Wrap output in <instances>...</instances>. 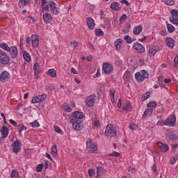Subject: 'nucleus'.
Listing matches in <instances>:
<instances>
[{"label": "nucleus", "instance_id": "obj_18", "mask_svg": "<svg viewBox=\"0 0 178 178\" xmlns=\"http://www.w3.org/2000/svg\"><path fill=\"white\" fill-rule=\"evenodd\" d=\"M1 134V138H6V137H8V135L9 134V129H8V127L3 125Z\"/></svg>", "mask_w": 178, "mask_h": 178}, {"label": "nucleus", "instance_id": "obj_47", "mask_svg": "<svg viewBox=\"0 0 178 178\" xmlns=\"http://www.w3.org/2000/svg\"><path fill=\"white\" fill-rule=\"evenodd\" d=\"M124 40L127 41V44H131V42H133V40H131V38L129 35H125Z\"/></svg>", "mask_w": 178, "mask_h": 178}, {"label": "nucleus", "instance_id": "obj_21", "mask_svg": "<svg viewBox=\"0 0 178 178\" xmlns=\"http://www.w3.org/2000/svg\"><path fill=\"white\" fill-rule=\"evenodd\" d=\"M159 51V47H152L149 49V56H154L156 52Z\"/></svg>", "mask_w": 178, "mask_h": 178}, {"label": "nucleus", "instance_id": "obj_37", "mask_svg": "<svg viewBox=\"0 0 178 178\" xmlns=\"http://www.w3.org/2000/svg\"><path fill=\"white\" fill-rule=\"evenodd\" d=\"M168 137L169 138L170 140H176V134L173 133V131H170L168 134Z\"/></svg>", "mask_w": 178, "mask_h": 178}, {"label": "nucleus", "instance_id": "obj_1", "mask_svg": "<svg viewBox=\"0 0 178 178\" xmlns=\"http://www.w3.org/2000/svg\"><path fill=\"white\" fill-rule=\"evenodd\" d=\"M149 77V74L145 70H141L140 72H136L135 74V79H136L138 83H141V81H144V79H148Z\"/></svg>", "mask_w": 178, "mask_h": 178}, {"label": "nucleus", "instance_id": "obj_8", "mask_svg": "<svg viewBox=\"0 0 178 178\" xmlns=\"http://www.w3.org/2000/svg\"><path fill=\"white\" fill-rule=\"evenodd\" d=\"M9 60V56H8L3 51H0V63H1V65H8Z\"/></svg>", "mask_w": 178, "mask_h": 178}, {"label": "nucleus", "instance_id": "obj_50", "mask_svg": "<svg viewBox=\"0 0 178 178\" xmlns=\"http://www.w3.org/2000/svg\"><path fill=\"white\" fill-rule=\"evenodd\" d=\"M126 19H127V15H126V14H123L120 18V23H122L123 20H126Z\"/></svg>", "mask_w": 178, "mask_h": 178}, {"label": "nucleus", "instance_id": "obj_62", "mask_svg": "<svg viewBox=\"0 0 178 178\" xmlns=\"http://www.w3.org/2000/svg\"><path fill=\"white\" fill-rule=\"evenodd\" d=\"M121 3H125V5H127V6H130V3L129 1H127V0L121 1Z\"/></svg>", "mask_w": 178, "mask_h": 178}, {"label": "nucleus", "instance_id": "obj_2", "mask_svg": "<svg viewBox=\"0 0 178 178\" xmlns=\"http://www.w3.org/2000/svg\"><path fill=\"white\" fill-rule=\"evenodd\" d=\"M86 149L87 151H88V152L90 153H94L95 152V151L98 150V147H97V145L94 144V143H92V140H91V139H88L86 141Z\"/></svg>", "mask_w": 178, "mask_h": 178}, {"label": "nucleus", "instance_id": "obj_41", "mask_svg": "<svg viewBox=\"0 0 178 178\" xmlns=\"http://www.w3.org/2000/svg\"><path fill=\"white\" fill-rule=\"evenodd\" d=\"M11 177L19 178V172L16 170H13L11 172Z\"/></svg>", "mask_w": 178, "mask_h": 178}, {"label": "nucleus", "instance_id": "obj_53", "mask_svg": "<svg viewBox=\"0 0 178 178\" xmlns=\"http://www.w3.org/2000/svg\"><path fill=\"white\" fill-rule=\"evenodd\" d=\"M39 98H40V100L42 102H44V101H45V99H47V95L42 94V95H40Z\"/></svg>", "mask_w": 178, "mask_h": 178}, {"label": "nucleus", "instance_id": "obj_63", "mask_svg": "<svg viewBox=\"0 0 178 178\" xmlns=\"http://www.w3.org/2000/svg\"><path fill=\"white\" fill-rule=\"evenodd\" d=\"M152 170H153V172H154V173H156V165L154 164L152 167Z\"/></svg>", "mask_w": 178, "mask_h": 178}, {"label": "nucleus", "instance_id": "obj_46", "mask_svg": "<svg viewBox=\"0 0 178 178\" xmlns=\"http://www.w3.org/2000/svg\"><path fill=\"white\" fill-rule=\"evenodd\" d=\"M156 106V102H149L147 104V108H154Z\"/></svg>", "mask_w": 178, "mask_h": 178}, {"label": "nucleus", "instance_id": "obj_56", "mask_svg": "<svg viewBox=\"0 0 178 178\" xmlns=\"http://www.w3.org/2000/svg\"><path fill=\"white\" fill-rule=\"evenodd\" d=\"M129 172H131V173H136V167H129Z\"/></svg>", "mask_w": 178, "mask_h": 178}, {"label": "nucleus", "instance_id": "obj_22", "mask_svg": "<svg viewBox=\"0 0 178 178\" xmlns=\"http://www.w3.org/2000/svg\"><path fill=\"white\" fill-rule=\"evenodd\" d=\"M97 177H99L102 175H105V173H106V170L104 167H97Z\"/></svg>", "mask_w": 178, "mask_h": 178}, {"label": "nucleus", "instance_id": "obj_30", "mask_svg": "<svg viewBox=\"0 0 178 178\" xmlns=\"http://www.w3.org/2000/svg\"><path fill=\"white\" fill-rule=\"evenodd\" d=\"M51 154L53 156H58V149L56 145H54L51 149Z\"/></svg>", "mask_w": 178, "mask_h": 178}, {"label": "nucleus", "instance_id": "obj_39", "mask_svg": "<svg viewBox=\"0 0 178 178\" xmlns=\"http://www.w3.org/2000/svg\"><path fill=\"white\" fill-rule=\"evenodd\" d=\"M17 127L19 130L18 133H22L23 130H27V127H26L23 124H20L19 125L17 126Z\"/></svg>", "mask_w": 178, "mask_h": 178}, {"label": "nucleus", "instance_id": "obj_60", "mask_svg": "<svg viewBox=\"0 0 178 178\" xmlns=\"http://www.w3.org/2000/svg\"><path fill=\"white\" fill-rule=\"evenodd\" d=\"M95 127H98L99 126H100V124H99V120H95L93 123Z\"/></svg>", "mask_w": 178, "mask_h": 178}, {"label": "nucleus", "instance_id": "obj_9", "mask_svg": "<svg viewBox=\"0 0 178 178\" xmlns=\"http://www.w3.org/2000/svg\"><path fill=\"white\" fill-rule=\"evenodd\" d=\"M72 118H70V120H73L74 121H77L79 119L81 120L84 117V114L81 111H74L72 113Z\"/></svg>", "mask_w": 178, "mask_h": 178}, {"label": "nucleus", "instance_id": "obj_26", "mask_svg": "<svg viewBox=\"0 0 178 178\" xmlns=\"http://www.w3.org/2000/svg\"><path fill=\"white\" fill-rule=\"evenodd\" d=\"M123 42V40L122 39H118L115 42V46L116 49H118V51L122 49V44Z\"/></svg>", "mask_w": 178, "mask_h": 178}, {"label": "nucleus", "instance_id": "obj_58", "mask_svg": "<svg viewBox=\"0 0 178 178\" xmlns=\"http://www.w3.org/2000/svg\"><path fill=\"white\" fill-rule=\"evenodd\" d=\"M136 128H137V125L134 124H131L129 125V129H131V130H136Z\"/></svg>", "mask_w": 178, "mask_h": 178}, {"label": "nucleus", "instance_id": "obj_31", "mask_svg": "<svg viewBox=\"0 0 178 178\" xmlns=\"http://www.w3.org/2000/svg\"><path fill=\"white\" fill-rule=\"evenodd\" d=\"M0 47L3 49L4 51H7V52H10V47L8 45V44L3 42L0 44Z\"/></svg>", "mask_w": 178, "mask_h": 178}, {"label": "nucleus", "instance_id": "obj_20", "mask_svg": "<svg viewBox=\"0 0 178 178\" xmlns=\"http://www.w3.org/2000/svg\"><path fill=\"white\" fill-rule=\"evenodd\" d=\"M110 8L113 10H117V11H119L120 10V9H122V7H120V3H119L118 2L111 3Z\"/></svg>", "mask_w": 178, "mask_h": 178}, {"label": "nucleus", "instance_id": "obj_45", "mask_svg": "<svg viewBox=\"0 0 178 178\" xmlns=\"http://www.w3.org/2000/svg\"><path fill=\"white\" fill-rule=\"evenodd\" d=\"M165 3L168 5V6H173L175 5V1L173 0H166Z\"/></svg>", "mask_w": 178, "mask_h": 178}, {"label": "nucleus", "instance_id": "obj_17", "mask_svg": "<svg viewBox=\"0 0 178 178\" xmlns=\"http://www.w3.org/2000/svg\"><path fill=\"white\" fill-rule=\"evenodd\" d=\"M156 145L161 149L162 152H168V151H169V146H168V145H163V143L161 142H157Z\"/></svg>", "mask_w": 178, "mask_h": 178}, {"label": "nucleus", "instance_id": "obj_11", "mask_svg": "<svg viewBox=\"0 0 178 178\" xmlns=\"http://www.w3.org/2000/svg\"><path fill=\"white\" fill-rule=\"evenodd\" d=\"M133 48L137 51L138 54H144V52H145V48H144V47L138 42L134 43Z\"/></svg>", "mask_w": 178, "mask_h": 178}, {"label": "nucleus", "instance_id": "obj_43", "mask_svg": "<svg viewBox=\"0 0 178 178\" xmlns=\"http://www.w3.org/2000/svg\"><path fill=\"white\" fill-rule=\"evenodd\" d=\"M29 124L31 127H40V122L37 120H35L33 122H31Z\"/></svg>", "mask_w": 178, "mask_h": 178}, {"label": "nucleus", "instance_id": "obj_33", "mask_svg": "<svg viewBox=\"0 0 178 178\" xmlns=\"http://www.w3.org/2000/svg\"><path fill=\"white\" fill-rule=\"evenodd\" d=\"M131 74H130L129 71H127L123 76V79L124 80V81H129L130 80V77H131Z\"/></svg>", "mask_w": 178, "mask_h": 178}, {"label": "nucleus", "instance_id": "obj_54", "mask_svg": "<svg viewBox=\"0 0 178 178\" xmlns=\"http://www.w3.org/2000/svg\"><path fill=\"white\" fill-rule=\"evenodd\" d=\"M44 90L47 91V92L49 93L52 92V88H51V86H45Z\"/></svg>", "mask_w": 178, "mask_h": 178}, {"label": "nucleus", "instance_id": "obj_36", "mask_svg": "<svg viewBox=\"0 0 178 178\" xmlns=\"http://www.w3.org/2000/svg\"><path fill=\"white\" fill-rule=\"evenodd\" d=\"M50 77H56V71L54 69H50L48 71Z\"/></svg>", "mask_w": 178, "mask_h": 178}, {"label": "nucleus", "instance_id": "obj_59", "mask_svg": "<svg viewBox=\"0 0 178 178\" xmlns=\"http://www.w3.org/2000/svg\"><path fill=\"white\" fill-rule=\"evenodd\" d=\"M70 72L72 73V74H79V72H76V70L73 67L71 68Z\"/></svg>", "mask_w": 178, "mask_h": 178}, {"label": "nucleus", "instance_id": "obj_35", "mask_svg": "<svg viewBox=\"0 0 178 178\" xmlns=\"http://www.w3.org/2000/svg\"><path fill=\"white\" fill-rule=\"evenodd\" d=\"M151 95V92H146L143 96H142V101L144 102L147 99H148V98H149Z\"/></svg>", "mask_w": 178, "mask_h": 178}, {"label": "nucleus", "instance_id": "obj_44", "mask_svg": "<svg viewBox=\"0 0 178 178\" xmlns=\"http://www.w3.org/2000/svg\"><path fill=\"white\" fill-rule=\"evenodd\" d=\"M43 168H44V164L40 163V164L38 165V166L36 167L37 172H42Z\"/></svg>", "mask_w": 178, "mask_h": 178}, {"label": "nucleus", "instance_id": "obj_28", "mask_svg": "<svg viewBox=\"0 0 178 178\" xmlns=\"http://www.w3.org/2000/svg\"><path fill=\"white\" fill-rule=\"evenodd\" d=\"M23 56H24V60H26V62L31 61V56H30V54L27 53V51H23Z\"/></svg>", "mask_w": 178, "mask_h": 178}, {"label": "nucleus", "instance_id": "obj_52", "mask_svg": "<svg viewBox=\"0 0 178 178\" xmlns=\"http://www.w3.org/2000/svg\"><path fill=\"white\" fill-rule=\"evenodd\" d=\"M54 130L56 133H58V134H60V133H62V129H60V128L58 126L54 127Z\"/></svg>", "mask_w": 178, "mask_h": 178}, {"label": "nucleus", "instance_id": "obj_29", "mask_svg": "<svg viewBox=\"0 0 178 178\" xmlns=\"http://www.w3.org/2000/svg\"><path fill=\"white\" fill-rule=\"evenodd\" d=\"M33 70L35 73V76H38L40 74V64L38 63H35L33 65Z\"/></svg>", "mask_w": 178, "mask_h": 178}, {"label": "nucleus", "instance_id": "obj_25", "mask_svg": "<svg viewBox=\"0 0 178 178\" xmlns=\"http://www.w3.org/2000/svg\"><path fill=\"white\" fill-rule=\"evenodd\" d=\"M141 31H143V26L141 25H138L136 26L135 28H134V30H133V33L135 35H138V34H140Z\"/></svg>", "mask_w": 178, "mask_h": 178}, {"label": "nucleus", "instance_id": "obj_4", "mask_svg": "<svg viewBox=\"0 0 178 178\" xmlns=\"http://www.w3.org/2000/svg\"><path fill=\"white\" fill-rule=\"evenodd\" d=\"M172 17H170V22L172 23V24H176L178 26V10L174 9L171 10Z\"/></svg>", "mask_w": 178, "mask_h": 178}, {"label": "nucleus", "instance_id": "obj_12", "mask_svg": "<svg viewBox=\"0 0 178 178\" xmlns=\"http://www.w3.org/2000/svg\"><path fill=\"white\" fill-rule=\"evenodd\" d=\"M87 20V26L90 30H94L95 29V22L92 17H88Z\"/></svg>", "mask_w": 178, "mask_h": 178}, {"label": "nucleus", "instance_id": "obj_34", "mask_svg": "<svg viewBox=\"0 0 178 178\" xmlns=\"http://www.w3.org/2000/svg\"><path fill=\"white\" fill-rule=\"evenodd\" d=\"M95 33L97 37H102L104 35V31L101 29H96Z\"/></svg>", "mask_w": 178, "mask_h": 178}, {"label": "nucleus", "instance_id": "obj_27", "mask_svg": "<svg viewBox=\"0 0 178 178\" xmlns=\"http://www.w3.org/2000/svg\"><path fill=\"white\" fill-rule=\"evenodd\" d=\"M31 0H19L18 6L19 8H23L26 6V3H30Z\"/></svg>", "mask_w": 178, "mask_h": 178}, {"label": "nucleus", "instance_id": "obj_7", "mask_svg": "<svg viewBox=\"0 0 178 178\" xmlns=\"http://www.w3.org/2000/svg\"><path fill=\"white\" fill-rule=\"evenodd\" d=\"M95 99H96L95 95H92L90 96H88L86 100V104L87 106H89V108H92V106H94V104H95Z\"/></svg>", "mask_w": 178, "mask_h": 178}, {"label": "nucleus", "instance_id": "obj_32", "mask_svg": "<svg viewBox=\"0 0 178 178\" xmlns=\"http://www.w3.org/2000/svg\"><path fill=\"white\" fill-rule=\"evenodd\" d=\"M152 108H147L143 113V117L146 118V116H151L152 115Z\"/></svg>", "mask_w": 178, "mask_h": 178}, {"label": "nucleus", "instance_id": "obj_3", "mask_svg": "<svg viewBox=\"0 0 178 178\" xmlns=\"http://www.w3.org/2000/svg\"><path fill=\"white\" fill-rule=\"evenodd\" d=\"M70 123L72 124V127L74 130L76 131H80V130H83V122L80 120L74 121V120H70Z\"/></svg>", "mask_w": 178, "mask_h": 178}, {"label": "nucleus", "instance_id": "obj_14", "mask_svg": "<svg viewBox=\"0 0 178 178\" xmlns=\"http://www.w3.org/2000/svg\"><path fill=\"white\" fill-rule=\"evenodd\" d=\"M38 35H32L31 37V42H32V47L33 48H38Z\"/></svg>", "mask_w": 178, "mask_h": 178}, {"label": "nucleus", "instance_id": "obj_5", "mask_svg": "<svg viewBox=\"0 0 178 178\" xmlns=\"http://www.w3.org/2000/svg\"><path fill=\"white\" fill-rule=\"evenodd\" d=\"M103 70L105 74H111L113 72V65L109 63H104Z\"/></svg>", "mask_w": 178, "mask_h": 178}, {"label": "nucleus", "instance_id": "obj_40", "mask_svg": "<svg viewBox=\"0 0 178 178\" xmlns=\"http://www.w3.org/2000/svg\"><path fill=\"white\" fill-rule=\"evenodd\" d=\"M124 111H126V112H130L131 111V105L130 104H126L123 106Z\"/></svg>", "mask_w": 178, "mask_h": 178}, {"label": "nucleus", "instance_id": "obj_49", "mask_svg": "<svg viewBox=\"0 0 178 178\" xmlns=\"http://www.w3.org/2000/svg\"><path fill=\"white\" fill-rule=\"evenodd\" d=\"M71 47L76 49L77 47V45H79V42H77L76 40H74L70 42Z\"/></svg>", "mask_w": 178, "mask_h": 178}, {"label": "nucleus", "instance_id": "obj_19", "mask_svg": "<svg viewBox=\"0 0 178 178\" xmlns=\"http://www.w3.org/2000/svg\"><path fill=\"white\" fill-rule=\"evenodd\" d=\"M43 17V20L44 22V23H46L47 24H48V23H51V22H52V15H51V14L46 13L43 15L42 16Z\"/></svg>", "mask_w": 178, "mask_h": 178}, {"label": "nucleus", "instance_id": "obj_24", "mask_svg": "<svg viewBox=\"0 0 178 178\" xmlns=\"http://www.w3.org/2000/svg\"><path fill=\"white\" fill-rule=\"evenodd\" d=\"M10 54L13 58H17V47H11L10 48Z\"/></svg>", "mask_w": 178, "mask_h": 178}, {"label": "nucleus", "instance_id": "obj_48", "mask_svg": "<svg viewBox=\"0 0 178 178\" xmlns=\"http://www.w3.org/2000/svg\"><path fill=\"white\" fill-rule=\"evenodd\" d=\"M88 173L90 176V177H92V176H94V175H95V170L89 169Z\"/></svg>", "mask_w": 178, "mask_h": 178}, {"label": "nucleus", "instance_id": "obj_42", "mask_svg": "<svg viewBox=\"0 0 178 178\" xmlns=\"http://www.w3.org/2000/svg\"><path fill=\"white\" fill-rule=\"evenodd\" d=\"M109 93H110V96H111V102H115V90H111L109 91Z\"/></svg>", "mask_w": 178, "mask_h": 178}, {"label": "nucleus", "instance_id": "obj_57", "mask_svg": "<svg viewBox=\"0 0 178 178\" xmlns=\"http://www.w3.org/2000/svg\"><path fill=\"white\" fill-rule=\"evenodd\" d=\"M9 122H10V123L11 124H13V126H14L15 127H17V122H16V121H15V120H10Z\"/></svg>", "mask_w": 178, "mask_h": 178}, {"label": "nucleus", "instance_id": "obj_13", "mask_svg": "<svg viewBox=\"0 0 178 178\" xmlns=\"http://www.w3.org/2000/svg\"><path fill=\"white\" fill-rule=\"evenodd\" d=\"M20 144H22V142L20 140H15L13 143V152L15 154H17L20 151Z\"/></svg>", "mask_w": 178, "mask_h": 178}, {"label": "nucleus", "instance_id": "obj_55", "mask_svg": "<svg viewBox=\"0 0 178 178\" xmlns=\"http://www.w3.org/2000/svg\"><path fill=\"white\" fill-rule=\"evenodd\" d=\"M49 8H51V6H49V3L47 6H45V7L44 8L42 9V11H44V10H45V12H49Z\"/></svg>", "mask_w": 178, "mask_h": 178}, {"label": "nucleus", "instance_id": "obj_16", "mask_svg": "<svg viewBox=\"0 0 178 178\" xmlns=\"http://www.w3.org/2000/svg\"><path fill=\"white\" fill-rule=\"evenodd\" d=\"M50 10L54 13V15H58L59 13V10H58V8H56V3L54 1H51L49 3Z\"/></svg>", "mask_w": 178, "mask_h": 178}, {"label": "nucleus", "instance_id": "obj_10", "mask_svg": "<svg viewBox=\"0 0 178 178\" xmlns=\"http://www.w3.org/2000/svg\"><path fill=\"white\" fill-rule=\"evenodd\" d=\"M106 135L108 137L111 136V137H113L116 134V131H114L113 126L112 124H108L106 128Z\"/></svg>", "mask_w": 178, "mask_h": 178}, {"label": "nucleus", "instance_id": "obj_64", "mask_svg": "<svg viewBox=\"0 0 178 178\" xmlns=\"http://www.w3.org/2000/svg\"><path fill=\"white\" fill-rule=\"evenodd\" d=\"M176 158H172V159H171L170 165H175V163H176Z\"/></svg>", "mask_w": 178, "mask_h": 178}, {"label": "nucleus", "instance_id": "obj_51", "mask_svg": "<svg viewBox=\"0 0 178 178\" xmlns=\"http://www.w3.org/2000/svg\"><path fill=\"white\" fill-rule=\"evenodd\" d=\"M109 156H120V153L118 152H113V153H111L108 154Z\"/></svg>", "mask_w": 178, "mask_h": 178}, {"label": "nucleus", "instance_id": "obj_38", "mask_svg": "<svg viewBox=\"0 0 178 178\" xmlns=\"http://www.w3.org/2000/svg\"><path fill=\"white\" fill-rule=\"evenodd\" d=\"M167 29H168V33H173L175 30V26H173V25L170 24H167Z\"/></svg>", "mask_w": 178, "mask_h": 178}, {"label": "nucleus", "instance_id": "obj_15", "mask_svg": "<svg viewBox=\"0 0 178 178\" xmlns=\"http://www.w3.org/2000/svg\"><path fill=\"white\" fill-rule=\"evenodd\" d=\"M8 79H9V72L7 71H4L0 74V81L2 83L8 81Z\"/></svg>", "mask_w": 178, "mask_h": 178}, {"label": "nucleus", "instance_id": "obj_23", "mask_svg": "<svg viewBox=\"0 0 178 178\" xmlns=\"http://www.w3.org/2000/svg\"><path fill=\"white\" fill-rule=\"evenodd\" d=\"M166 45L169 47V48H174L175 47V39L172 38H166Z\"/></svg>", "mask_w": 178, "mask_h": 178}, {"label": "nucleus", "instance_id": "obj_61", "mask_svg": "<svg viewBox=\"0 0 178 178\" xmlns=\"http://www.w3.org/2000/svg\"><path fill=\"white\" fill-rule=\"evenodd\" d=\"M49 166V161H44V169H46V170L48 169Z\"/></svg>", "mask_w": 178, "mask_h": 178}, {"label": "nucleus", "instance_id": "obj_6", "mask_svg": "<svg viewBox=\"0 0 178 178\" xmlns=\"http://www.w3.org/2000/svg\"><path fill=\"white\" fill-rule=\"evenodd\" d=\"M176 123V116L170 115L166 120L163 122V124L165 126H173Z\"/></svg>", "mask_w": 178, "mask_h": 178}]
</instances>
